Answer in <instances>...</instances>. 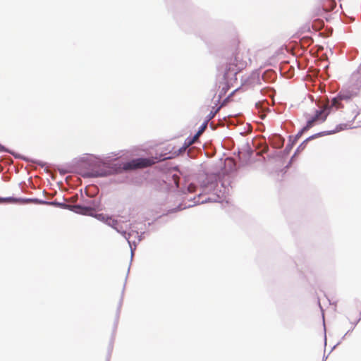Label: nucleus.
Segmentation results:
<instances>
[{
	"mask_svg": "<svg viewBox=\"0 0 361 361\" xmlns=\"http://www.w3.org/2000/svg\"><path fill=\"white\" fill-rule=\"evenodd\" d=\"M342 129H343L342 128H337L336 130H332L331 133H336V132L340 131V130H342Z\"/></svg>",
	"mask_w": 361,
	"mask_h": 361,
	"instance_id": "obj_15",
	"label": "nucleus"
},
{
	"mask_svg": "<svg viewBox=\"0 0 361 361\" xmlns=\"http://www.w3.org/2000/svg\"><path fill=\"white\" fill-rule=\"evenodd\" d=\"M220 109V107H219L214 113H211L210 114V118H213L214 116V114Z\"/></svg>",
	"mask_w": 361,
	"mask_h": 361,
	"instance_id": "obj_14",
	"label": "nucleus"
},
{
	"mask_svg": "<svg viewBox=\"0 0 361 361\" xmlns=\"http://www.w3.org/2000/svg\"><path fill=\"white\" fill-rule=\"evenodd\" d=\"M13 201V199L9 198H0V202H11Z\"/></svg>",
	"mask_w": 361,
	"mask_h": 361,
	"instance_id": "obj_13",
	"label": "nucleus"
},
{
	"mask_svg": "<svg viewBox=\"0 0 361 361\" xmlns=\"http://www.w3.org/2000/svg\"><path fill=\"white\" fill-rule=\"evenodd\" d=\"M336 3L335 0H326L325 4L322 6V10L324 11H330L336 7Z\"/></svg>",
	"mask_w": 361,
	"mask_h": 361,
	"instance_id": "obj_7",
	"label": "nucleus"
},
{
	"mask_svg": "<svg viewBox=\"0 0 361 361\" xmlns=\"http://www.w3.org/2000/svg\"><path fill=\"white\" fill-rule=\"evenodd\" d=\"M232 56L220 69V73L224 80V85L220 92V97L237 81V75L252 63V54L249 48L235 39L231 45Z\"/></svg>",
	"mask_w": 361,
	"mask_h": 361,
	"instance_id": "obj_1",
	"label": "nucleus"
},
{
	"mask_svg": "<svg viewBox=\"0 0 361 361\" xmlns=\"http://www.w3.org/2000/svg\"><path fill=\"white\" fill-rule=\"evenodd\" d=\"M75 197H72V198H71V201H72V202H74V201H75Z\"/></svg>",
	"mask_w": 361,
	"mask_h": 361,
	"instance_id": "obj_16",
	"label": "nucleus"
},
{
	"mask_svg": "<svg viewBox=\"0 0 361 361\" xmlns=\"http://www.w3.org/2000/svg\"><path fill=\"white\" fill-rule=\"evenodd\" d=\"M328 114L329 111H326V108L317 111L315 115L307 121L303 130H307L315 124L324 121Z\"/></svg>",
	"mask_w": 361,
	"mask_h": 361,
	"instance_id": "obj_3",
	"label": "nucleus"
},
{
	"mask_svg": "<svg viewBox=\"0 0 361 361\" xmlns=\"http://www.w3.org/2000/svg\"><path fill=\"white\" fill-rule=\"evenodd\" d=\"M201 135V132H197L193 137L192 138H188L185 140V149L188 147L190 145H192L193 143H195L199 138V137Z\"/></svg>",
	"mask_w": 361,
	"mask_h": 361,
	"instance_id": "obj_9",
	"label": "nucleus"
},
{
	"mask_svg": "<svg viewBox=\"0 0 361 361\" xmlns=\"http://www.w3.org/2000/svg\"><path fill=\"white\" fill-rule=\"evenodd\" d=\"M233 94V92H232L228 97H226L224 101L223 102L221 103V106H219L220 108L225 106L229 101L231 97Z\"/></svg>",
	"mask_w": 361,
	"mask_h": 361,
	"instance_id": "obj_10",
	"label": "nucleus"
},
{
	"mask_svg": "<svg viewBox=\"0 0 361 361\" xmlns=\"http://www.w3.org/2000/svg\"><path fill=\"white\" fill-rule=\"evenodd\" d=\"M207 123H204L202 126L201 128L199 129V130L197 132H201V135L202 134V133L204 131L205 128H207Z\"/></svg>",
	"mask_w": 361,
	"mask_h": 361,
	"instance_id": "obj_12",
	"label": "nucleus"
},
{
	"mask_svg": "<svg viewBox=\"0 0 361 361\" xmlns=\"http://www.w3.org/2000/svg\"><path fill=\"white\" fill-rule=\"evenodd\" d=\"M102 220H104L105 223L107 224L109 226H111L114 228H115L118 232L122 233L124 235L126 234V232L123 231L121 227L118 226L119 224L117 220L111 217H106V219H104V217H102Z\"/></svg>",
	"mask_w": 361,
	"mask_h": 361,
	"instance_id": "obj_6",
	"label": "nucleus"
},
{
	"mask_svg": "<svg viewBox=\"0 0 361 361\" xmlns=\"http://www.w3.org/2000/svg\"><path fill=\"white\" fill-rule=\"evenodd\" d=\"M109 174V172L106 170H101V171H96L92 170L91 172L88 173V176L90 177H99V176H106Z\"/></svg>",
	"mask_w": 361,
	"mask_h": 361,
	"instance_id": "obj_8",
	"label": "nucleus"
},
{
	"mask_svg": "<svg viewBox=\"0 0 361 361\" xmlns=\"http://www.w3.org/2000/svg\"><path fill=\"white\" fill-rule=\"evenodd\" d=\"M348 98V97L344 94H339L336 97L333 98L330 102L328 101V103L324 106V108H326V111L329 112L330 109L334 108L336 110L343 108V106L341 103V101L343 99H347Z\"/></svg>",
	"mask_w": 361,
	"mask_h": 361,
	"instance_id": "obj_4",
	"label": "nucleus"
},
{
	"mask_svg": "<svg viewBox=\"0 0 361 361\" xmlns=\"http://www.w3.org/2000/svg\"><path fill=\"white\" fill-rule=\"evenodd\" d=\"M59 205H60L63 208H68V209H71L72 211H74V212H78V213H81L83 214H85L88 212L92 210V209L91 207H82L80 205L71 206V205H68V204H59Z\"/></svg>",
	"mask_w": 361,
	"mask_h": 361,
	"instance_id": "obj_5",
	"label": "nucleus"
},
{
	"mask_svg": "<svg viewBox=\"0 0 361 361\" xmlns=\"http://www.w3.org/2000/svg\"><path fill=\"white\" fill-rule=\"evenodd\" d=\"M316 16H318V13H316V14L313 15L312 16L314 17Z\"/></svg>",
	"mask_w": 361,
	"mask_h": 361,
	"instance_id": "obj_17",
	"label": "nucleus"
},
{
	"mask_svg": "<svg viewBox=\"0 0 361 361\" xmlns=\"http://www.w3.org/2000/svg\"><path fill=\"white\" fill-rule=\"evenodd\" d=\"M233 94V92H232L228 97H226L224 101L223 102L221 103V106H219L220 108L225 106L229 101L231 97Z\"/></svg>",
	"mask_w": 361,
	"mask_h": 361,
	"instance_id": "obj_11",
	"label": "nucleus"
},
{
	"mask_svg": "<svg viewBox=\"0 0 361 361\" xmlns=\"http://www.w3.org/2000/svg\"><path fill=\"white\" fill-rule=\"evenodd\" d=\"M153 164H154V161L151 159L139 158L123 164V169L125 171H128L137 169H142L147 166H149Z\"/></svg>",
	"mask_w": 361,
	"mask_h": 361,
	"instance_id": "obj_2",
	"label": "nucleus"
}]
</instances>
